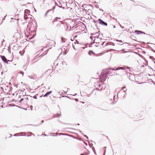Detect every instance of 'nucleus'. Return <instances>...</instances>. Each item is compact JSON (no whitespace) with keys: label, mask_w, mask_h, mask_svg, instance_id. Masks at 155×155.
Segmentation results:
<instances>
[{"label":"nucleus","mask_w":155,"mask_h":155,"mask_svg":"<svg viewBox=\"0 0 155 155\" xmlns=\"http://www.w3.org/2000/svg\"><path fill=\"white\" fill-rule=\"evenodd\" d=\"M135 33H136L137 34H145V33L140 31H135Z\"/></svg>","instance_id":"nucleus-6"},{"label":"nucleus","mask_w":155,"mask_h":155,"mask_svg":"<svg viewBox=\"0 0 155 155\" xmlns=\"http://www.w3.org/2000/svg\"><path fill=\"white\" fill-rule=\"evenodd\" d=\"M125 68H126V67L123 66L122 67H120L117 68L116 69H112L111 68L109 69H108V71H109V70L111 71V70H116V71H117L118 70H120V69H125Z\"/></svg>","instance_id":"nucleus-5"},{"label":"nucleus","mask_w":155,"mask_h":155,"mask_svg":"<svg viewBox=\"0 0 155 155\" xmlns=\"http://www.w3.org/2000/svg\"><path fill=\"white\" fill-rule=\"evenodd\" d=\"M83 11H84L86 14L89 15L91 12V10L90 9V6L87 5H84L83 6Z\"/></svg>","instance_id":"nucleus-1"},{"label":"nucleus","mask_w":155,"mask_h":155,"mask_svg":"<svg viewBox=\"0 0 155 155\" xmlns=\"http://www.w3.org/2000/svg\"><path fill=\"white\" fill-rule=\"evenodd\" d=\"M122 90L125 91L127 90V89L125 87H123L122 88Z\"/></svg>","instance_id":"nucleus-11"},{"label":"nucleus","mask_w":155,"mask_h":155,"mask_svg":"<svg viewBox=\"0 0 155 155\" xmlns=\"http://www.w3.org/2000/svg\"><path fill=\"white\" fill-rule=\"evenodd\" d=\"M62 48L60 49V50H61V52L60 54H62V53H63V54H66V52H66V51L65 50L64 48V50L63 51H62Z\"/></svg>","instance_id":"nucleus-8"},{"label":"nucleus","mask_w":155,"mask_h":155,"mask_svg":"<svg viewBox=\"0 0 155 155\" xmlns=\"http://www.w3.org/2000/svg\"><path fill=\"white\" fill-rule=\"evenodd\" d=\"M43 120H42V121H41V122L42 123H43Z\"/></svg>","instance_id":"nucleus-21"},{"label":"nucleus","mask_w":155,"mask_h":155,"mask_svg":"<svg viewBox=\"0 0 155 155\" xmlns=\"http://www.w3.org/2000/svg\"><path fill=\"white\" fill-rule=\"evenodd\" d=\"M81 155H86L85 154H81Z\"/></svg>","instance_id":"nucleus-20"},{"label":"nucleus","mask_w":155,"mask_h":155,"mask_svg":"<svg viewBox=\"0 0 155 155\" xmlns=\"http://www.w3.org/2000/svg\"><path fill=\"white\" fill-rule=\"evenodd\" d=\"M23 98H21V99L20 100V102H21V101H23Z\"/></svg>","instance_id":"nucleus-17"},{"label":"nucleus","mask_w":155,"mask_h":155,"mask_svg":"<svg viewBox=\"0 0 155 155\" xmlns=\"http://www.w3.org/2000/svg\"><path fill=\"white\" fill-rule=\"evenodd\" d=\"M16 92H17V91H16L15 93H14L13 94V95H15V94L16 95V97H17V95H18V94L17 93H16Z\"/></svg>","instance_id":"nucleus-14"},{"label":"nucleus","mask_w":155,"mask_h":155,"mask_svg":"<svg viewBox=\"0 0 155 155\" xmlns=\"http://www.w3.org/2000/svg\"><path fill=\"white\" fill-rule=\"evenodd\" d=\"M11 19H12V20H11L10 21V22H12L13 21H14V20H13V18H11ZM14 21H15V20H14Z\"/></svg>","instance_id":"nucleus-16"},{"label":"nucleus","mask_w":155,"mask_h":155,"mask_svg":"<svg viewBox=\"0 0 155 155\" xmlns=\"http://www.w3.org/2000/svg\"><path fill=\"white\" fill-rule=\"evenodd\" d=\"M1 58H2V60H3V61H4V62H5V63H7V59H6V58H5V56H2L1 57Z\"/></svg>","instance_id":"nucleus-7"},{"label":"nucleus","mask_w":155,"mask_h":155,"mask_svg":"<svg viewBox=\"0 0 155 155\" xmlns=\"http://www.w3.org/2000/svg\"><path fill=\"white\" fill-rule=\"evenodd\" d=\"M18 74H21V77H23L24 75V72L22 71H20L19 72H18Z\"/></svg>","instance_id":"nucleus-10"},{"label":"nucleus","mask_w":155,"mask_h":155,"mask_svg":"<svg viewBox=\"0 0 155 155\" xmlns=\"http://www.w3.org/2000/svg\"><path fill=\"white\" fill-rule=\"evenodd\" d=\"M51 91H49V92H47V93H46L44 95V97H46V96H47L49 94H51Z\"/></svg>","instance_id":"nucleus-9"},{"label":"nucleus","mask_w":155,"mask_h":155,"mask_svg":"<svg viewBox=\"0 0 155 155\" xmlns=\"http://www.w3.org/2000/svg\"><path fill=\"white\" fill-rule=\"evenodd\" d=\"M92 53V52L91 51H90L89 52V54L90 55Z\"/></svg>","instance_id":"nucleus-15"},{"label":"nucleus","mask_w":155,"mask_h":155,"mask_svg":"<svg viewBox=\"0 0 155 155\" xmlns=\"http://www.w3.org/2000/svg\"><path fill=\"white\" fill-rule=\"evenodd\" d=\"M98 23L100 24H101L103 25H105V26L107 25V24L106 23L104 22V21H102V20H101V19H99L98 20Z\"/></svg>","instance_id":"nucleus-4"},{"label":"nucleus","mask_w":155,"mask_h":155,"mask_svg":"<svg viewBox=\"0 0 155 155\" xmlns=\"http://www.w3.org/2000/svg\"><path fill=\"white\" fill-rule=\"evenodd\" d=\"M105 44V46L106 47V48L108 50H112V49L111 48L112 46L114 45V44L113 43L111 42H108L107 43H105V42H104L102 45H104Z\"/></svg>","instance_id":"nucleus-2"},{"label":"nucleus","mask_w":155,"mask_h":155,"mask_svg":"<svg viewBox=\"0 0 155 155\" xmlns=\"http://www.w3.org/2000/svg\"><path fill=\"white\" fill-rule=\"evenodd\" d=\"M70 9H71L70 11H71V12H72V11H73V9H72V8H71Z\"/></svg>","instance_id":"nucleus-19"},{"label":"nucleus","mask_w":155,"mask_h":155,"mask_svg":"<svg viewBox=\"0 0 155 155\" xmlns=\"http://www.w3.org/2000/svg\"><path fill=\"white\" fill-rule=\"evenodd\" d=\"M61 40L62 42H65L66 41V39L63 38H61Z\"/></svg>","instance_id":"nucleus-12"},{"label":"nucleus","mask_w":155,"mask_h":155,"mask_svg":"<svg viewBox=\"0 0 155 155\" xmlns=\"http://www.w3.org/2000/svg\"><path fill=\"white\" fill-rule=\"evenodd\" d=\"M30 11L28 9H26L25 11L24 17L25 19L28 18L27 16L29 15Z\"/></svg>","instance_id":"nucleus-3"},{"label":"nucleus","mask_w":155,"mask_h":155,"mask_svg":"<svg viewBox=\"0 0 155 155\" xmlns=\"http://www.w3.org/2000/svg\"><path fill=\"white\" fill-rule=\"evenodd\" d=\"M55 20H54V21H55V20H56V21H57V19H58V18H57V17L56 18H55Z\"/></svg>","instance_id":"nucleus-18"},{"label":"nucleus","mask_w":155,"mask_h":155,"mask_svg":"<svg viewBox=\"0 0 155 155\" xmlns=\"http://www.w3.org/2000/svg\"><path fill=\"white\" fill-rule=\"evenodd\" d=\"M59 4H60V5H58L59 7H60V8H64V7H63V5H61L60 3Z\"/></svg>","instance_id":"nucleus-13"}]
</instances>
